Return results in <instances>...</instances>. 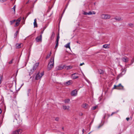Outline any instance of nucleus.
<instances>
[{"label": "nucleus", "instance_id": "f8f14e48", "mask_svg": "<svg viewBox=\"0 0 134 134\" xmlns=\"http://www.w3.org/2000/svg\"><path fill=\"white\" fill-rule=\"evenodd\" d=\"M114 19L117 21H119L120 20H122V18H121L119 16H116L115 17Z\"/></svg>", "mask_w": 134, "mask_h": 134}, {"label": "nucleus", "instance_id": "f03ea898", "mask_svg": "<svg viewBox=\"0 0 134 134\" xmlns=\"http://www.w3.org/2000/svg\"><path fill=\"white\" fill-rule=\"evenodd\" d=\"M44 74L43 72H42L40 73H38L35 77V79L36 80H38L40 79L42 76L44 75Z\"/></svg>", "mask_w": 134, "mask_h": 134}, {"label": "nucleus", "instance_id": "3c124183", "mask_svg": "<svg viewBox=\"0 0 134 134\" xmlns=\"http://www.w3.org/2000/svg\"><path fill=\"white\" fill-rule=\"evenodd\" d=\"M2 112V110L0 108V114H1Z\"/></svg>", "mask_w": 134, "mask_h": 134}, {"label": "nucleus", "instance_id": "9b49d317", "mask_svg": "<svg viewBox=\"0 0 134 134\" xmlns=\"http://www.w3.org/2000/svg\"><path fill=\"white\" fill-rule=\"evenodd\" d=\"M122 60L125 62H127L129 61L128 58L126 57H125L122 58Z\"/></svg>", "mask_w": 134, "mask_h": 134}, {"label": "nucleus", "instance_id": "aec40b11", "mask_svg": "<svg viewBox=\"0 0 134 134\" xmlns=\"http://www.w3.org/2000/svg\"><path fill=\"white\" fill-rule=\"evenodd\" d=\"M21 43H20V44H18V43H17V44H16V48H20L21 47Z\"/></svg>", "mask_w": 134, "mask_h": 134}, {"label": "nucleus", "instance_id": "774afa93", "mask_svg": "<svg viewBox=\"0 0 134 134\" xmlns=\"http://www.w3.org/2000/svg\"><path fill=\"white\" fill-rule=\"evenodd\" d=\"M18 72V71H16V72Z\"/></svg>", "mask_w": 134, "mask_h": 134}, {"label": "nucleus", "instance_id": "052dcab7", "mask_svg": "<svg viewBox=\"0 0 134 134\" xmlns=\"http://www.w3.org/2000/svg\"><path fill=\"white\" fill-rule=\"evenodd\" d=\"M132 60H133V62H132V63H133V62L134 61V57L133 59H132Z\"/></svg>", "mask_w": 134, "mask_h": 134}, {"label": "nucleus", "instance_id": "bf43d9fd", "mask_svg": "<svg viewBox=\"0 0 134 134\" xmlns=\"http://www.w3.org/2000/svg\"><path fill=\"white\" fill-rule=\"evenodd\" d=\"M65 9L64 10L63 14L64 13V12H65Z\"/></svg>", "mask_w": 134, "mask_h": 134}, {"label": "nucleus", "instance_id": "412c9836", "mask_svg": "<svg viewBox=\"0 0 134 134\" xmlns=\"http://www.w3.org/2000/svg\"><path fill=\"white\" fill-rule=\"evenodd\" d=\"M15 7H16V5H14L13 7L12 8V9L13 10V13L14 14H15Z\"/></svg>", "mask_w": 134, "mask_h": 134}, {"label": "nucleus", "instance_id": "4c0bfd02", "mask_svg": "<svg viewBox=\"0 0 134 134\" xmlns=\"http://www.w3.org/2000/svg\"><path fill=\"white\" fill-rule=\"evenodd\" d=\"M7 0H0V2L2 3H3L7 1Z\"/></svg>", "mask_w": 134, "mask_h": 134}, {"label": "nucleus", "instance_id": "2f4dec72", "mask_svg": "<svg viewBox=\"0 0 134 134\" xmlns=\"http://www.w3.org/2000/svg\"><path fill=\"white\" fill-rule=\"evenodd\" d=\"M21 19V17L18 18L16 20V21L20 22Z\"/></svg>", "mask_w": 134, "mask_h": 134}, {"label": "nucleus", "instance_id": "603ef678", "mask_svg": "<svg viewBox=\"0 0 134 134\" xmlns=\"http://www.w3.org/2000/svg\"><path fill=\"white\" fill-rule=\"evenodd\" d=\"M93 122V120H92L91 122L90 123V124H92Z\"/></svg>", "mask_w": 134, "mask_h": 134}, {"label": "nucleus", "instance_id": "f257e3e1", "mask_svg": "<svg viewBox=\"0 0 134 134\" xmlns=\"http://www.w3.org/2000/svg\"><path fill=\"white\" fill-rule=\"evenodd\" d=\"M54 65V57H52L49 62L48 65V70H50L52 68Z\"/></svg>", "mask_w": 134, "mask_h": 134}, {"label": "nucleus", "instance_id": "37998d69", "mask_svg": "<svg viewBox=\"0 0 134 134\" xmlns=\"http://www.w3.org/2000/svg\"><path fill=\"white\" fill-rule=\"evenodd\" d=\"M129 118H126V119L127 120V121H128L129 120Z\"/></svg>", "mask_w": 134, "mask_h": 134}, {"label": "nucleus", "instance_id": "a211bd4d", "mask_svg": "<svg viewBox=\"0 0 134 134\" xmlns=\"http://www.w3.org/2000/svg\"><path fill=\"white\" fill-rule=\"evenodd\" d=\"M96 14V12L94 11L92 12L91 11H90L88 13V15H91L92 14Z\"/></svg>", "mask_w": 134, "mask_h": 134}, {"label": "nucleus", "instance_id": "c9c22d12", "mask_svg": "<svg viewBox=\"0 0 134 134\" xmlns=\"http://www.w3.org/2000/svg\"><path fill=\"white\" fill-rule=\"evenodd\" d=\"M83 14L86 15H88V13L84 12L83 13Z\"/></svg>", "mask_w": 134, "mask_h": 134}, {"label": "nucleus", "instance_id": "0eeeda50", "mask_svg": "<svg viewBox=\"0 0 134 134\" xmlns=\"http://www.w3.org/2000/svg\"><path fill=\"white\" fill-rule=\"evenodd\" d=\"M60 38V37L59 36V33H58V35L57 36V38H56V44L55 46V48L57 47L58 45V43L59 40Z\"/></svg>", "mask_w": 134, "mask_h": 134}, {"label": "nucleus", "instance_id": "473e14b6", "mask_svg": "<svg viewBox=\"0 0 134 134\" xmlns=\"http://www.w3.org/2000/svg\"><path fill=\"white\" fill-rule=\"evenodd\" d=\"M19 22L16 21V23H15V26H18L19 25Z\"/></svg>", "mask_w": 134, "mask_h": 134}, {"label": "nucleus", "instance_id": "49530a36", "mask_svg": "<svg viewBox=\"0 0 134 134\" xmlns=\"http://www.w3.org/2000/svg\"><path fill=\"white\" fill-rule=\"evenodd\" d=\"M84 64V63H81L80 64V65L82 66V65Z\"/></svg>", "mask_w": 134, "mask_h": 134}, {"label": "nucleus", "instance_id": "a878e982", "mask_svg": "<svg viewBox=\"0 0 134 134\" xmlns=\"http://www.w3.org/2000/svg\"><path fill=\"white\" fill-rule=\"evenodd\" d=\"M108 44H104L103 45V47L104 48H108Z\"/></svg>", "mask_w": 134, "mask_h": 134}, {"label": "nucleus", "instance_id": "4d7b16f0", "mask_svg": "<svg viewBox=\"0 0 134 134\" xmlns=\"http://www.w3.org/2000/svg\"><path fill=\"white\" fill-rule=\"evenodd\" d=\"M30 14V13H28V15H27V16H26V18L27 17V16H28V15L29 14Z\"/></svg>", "mask_w": 134, "mask_h": 134}, {"label": "nucleus", "instance_id": "de8ad7c7", "mask_svg": "<svg viewBox=\"0 0 134 134\" xmlns=\"http://www.w3.org/2000/svg\"><path fill=\"white\" fill-rule=\"evenodd\" d=\"M86 81L88 83H89L90 81L88 80H86Z\"/></svg>", "mask_w": 134, "mask_h": 134}, {"label": "nucleus", "instance_id": "c03bdc74", "mask_svg": "<svg viewBox=\"0 0 134 134\" xmlns=\"http://www.w3.org/2000/svg\"><path fill=\"white\" fill-rule=\"evenodd\" d=\"M79 115H80L81 116L83 115V114L81 113H79Z\"/></svg>", "mask_w": 134, "mask_h": 134}, {"label": "nucleus", "instance_id": "4be33fe9", "mask_svg": "<svg viewBox=\"0 0 134 134\" xmlns=\"http://www.w3.org/2000/svg\"><path fill=\"white\" fill-rule=\"evenodd\" d=\"M70 100L69 99H65L64 100V102L66 103H69Z\"/></svg>", "mask_w": 134, "mask_h": 134}, {"label": "nucleus", "instance_id": "4468645a", "mask_svg": "<svg viewBox=\"0 0 134 134\" xmlns=\"http://www.w3.org/2000/svg\"><path fill=\"white\" fill-rule=\"evenodd\" d=\"M37 21L36 19L34 20V27H37Z\"/></svg>", "mask_w": 134, "mask_h": 134}, {"label": "nucleus", "instance_id": "1a4fd4ad", "mask_svg": "<svg viewBox=\"0 0 134 134\" xmlns=\"http://www.w3.org/2000/svg\"><path fill=\"white\" fill-rule=\"evenodd\" d=\"M77 94V91L76 89L72 91L71 93L72 96H75Z\"/></svg>", "mask_w": 134, "mask_h": 134}, {"label": "nucleus", "instance_id": "680f3d73", "mask_svg": "<svg viewBox=\"0 0 134 134\" xmlns=\"http://www.w3.org/2000/svg\"><path fill=\"white\" fill-rule=\"evenodd\" d=\"M62 130H64V128L63 127H62Z\"/></svg>", "mask_w": 134, "mask_h": 134}, {"label": "nucleus", "instance_id": "8fccbe9b", "mask_svg": "<svg viewBox=\"0 0 134 134\" xmlns=\"http://www.w3.org/2000/svg\"><path fill=\"white\" fill-rule=\"evenodd\" d=\"M84 129H83L82 130V132L83 133H84Z\"/></svg>", "mask_w": 134, "mask_h": 134}, {"label": "nucleus", "instance_id": "423d86ee", "mask_svg": "<svg viewBox=\"0 0 134 134\" xmlns=\"http://www.w3.org/2000/svg\"><path fill=\"white\" fill-rule=\"evenodd\" d=\"M22 130L21 129H19L13 132L12 134H19L21 133Z\"/></svg>", "mask_w": 134, "mask_h": 134}, {"label": "nucleus", "instance_id": "09e8293b", "mask_svg": "<svg viewBox=\"0 0 134 134\" xmlns=\"http://www.w3.org/2000/svg\"><path fill=\"white\" fill-rule=\"evenodd\" d=\"M101 126L100 125H99L98 127V129H99Z\"/></svg>", "mask_w": 134, "mask_h": 134}, {"label": "nucleus", "instance_id": "c756f323", "mask_svg": "<svg viewBox=\"0 0 134 134\" xmlns=\"http://www.w3.org/2000/svg\"><path fill=\"white\" fill-rule=\"evenodd\" d=\"M51 52H50L49 54H48V55L46 57V59H47L49 58L51 56Z\"/></svg>", "mask_w": 134, "mask_h": 134}, {"label": "nucleus", "instance_id": "5fc2aeb1", "mask_svg": "<svg viewBox=\"0 0 134 134\" xmlns=\"http://www.w3.org/2000/svg\"><path fill=\"white\" fill-rule=\"evenodd\" d=\"M29 0L26 3V4H27L29 2Z\"/></svg>", "mask_w": 134, "mask_h": 134}, {"label": "nucleus", "instance_id": "864d4df0", "mask_svg": "<svg viewBox=\"0 0 134 134\" xmlns=\"http://www.w3.org/2000/svg\"><path fill=\"white\" fill-rule=\"evenodd\" d=\"M43 31H42L41 32V34H42L43 33Z\"/></svg>", "mask_w": 134, "mask_h": 134}, {"label": "nucleus", "instance_id": "72a5a7b5", "mask_svg": "<svg viewBox=\"0 0 134 134\" xmlns=\"http://www.w3.org/2000/svg\"><path fill=\"white\" fill-rule=\"evenodd\" d=\"M118 88V87L117 86V85H115L114 86V87L113 88V89H119L118 88Z\"/></svg>", "mask_w": 134, "mask_h": 134}, {"label": "nucleus", "instance_id": "39448f33", "mask_svg": "<svg viewBox=\"0 0 134 134\" xmlns=\"http://www.w3.org/2000/svg\"><path fill=\"white\" fill-rule=\"evenodd\" d=\"M79 74L77 73H75L71 75V77L73 79H76L79 77L78 76Z\"/></svg>", "mask_w": 134, "mask_h": 134}, {"label": "nucleus", "instance_id": "6e6d98bb", "mask_svg": "<svg viewBox=\"0 0 134 134\" xmlns=\"http://www.w3.org/2000/svg\"><path fill=\"white\" fill-rule=\"evenodd\" d=\"M23 20H24V21H25V20H24V17H23Z\"/></svg>", "mask_w": 134, "mask_h": 134}, {"label": "nucleus", "instance_id": "e2e57ef3", "mask_svg": "<svg viewBox=\"0 0 134 134\" xmlns=\"http://www.w3.org/2000/svg\"><path fill=\"white\" fill-rule=\"evenodd\" d=\"M105 115H104V117H103V118H104V119H105Z\"/></svg>", "mask_w": 134, "mask_h": 134}, {"label": "nucleus", "instance_id": "7ed1b4c3", "mask_svg": "<svg viewBox=\"0 0 134 134\" xmlns=\"http://www.w3.org/2000/svg\"><path fill=\"white\" fill-rule=\"evenodd\" d=\"M110 18V15L107 14H102L101 16V18L102 19H108Z\"/></svg>", "mask_w": 134, "mask_h": 134}, {"label": "nucleus", "instance_id": "c85d7f7f", "mask_svg": "<svg viewBox=\"0 0 134 134\" xmlns=\"http://www.w3.org/2000/svg\"><path fill=\"white\" fill-rule=\"evenodd\" d=\"M98 72H99L100 74H103V70H102L101 69L99 70Z\"/></svg>", "mask_w": 134, "mask_h": 134}, {"label": "nucleus", "instance_id": "a19ab883", "mask_svg": "<svg viewBox=\"0 0 134 134\" xmlns=\"http://www.w3.org/2000/svg\"><path fill=\"white\" fill-rule=\"evenodd\" d=\"M59 120V118H57L55 119V120L56 121H58Z\"/></svg>", "mask_w": 134, "mask_h": 134}, {"label": "nucleus", "instance_id": "0e129e2a", "mask_svg": "<svg viewBox=\"0 0 134 134\" xmlns=\"http://www.w3.org/2000/svg\"><path fill=\"white\" fill-rule=\"evenodd\" d=\"M77 42V43H79V42H78V41H77V42Z\"/></svg>", "mask_w": 134, "mask_h": 134}, {"label": "nucleus", "instance_id": "2eb2a0df", "mask_svg": "<svg viewBox=\"0 0 134 134\" xmlns=\"http://www.w3.org/2000/svg\"><path fill=\"white\" fill-rule=\"evenodd\" d=\"M64 68V66H58L56 67V69L57 70H61Z\"/></svg>", "mask_w": 134, "mask_h": 134}, {"label": "nucleus", "instance_id": "a18cd8bd", "mask_svg": "<svg viewBox=\"0 0 134 134\" xmlns=\"http://www.w3.org/2000/svg\"><path fill=\"white\" fill-rule=\"evenodd\" d=\"M116 112H113L111 114V116H112L113 114H114L115 113H116Z\"/></svg>", "mask_w": 134, "mask_h": 134}, {"label": "nucleus", "instance_id": "69168bd1", "mask_svg": "<svg viewBox=\"0 0 134 134\" xmlns=\"http://www.w3.org/2000/svg\"><path fill=\"white\" fill-rule=\"evenodd\" d=\"M68 5H66V7H67Z\"/></svg>", "mask_w": 134, "mask_h": 134}, {"label": "nucleus", "instance_id": "58836bf2", "mask_svg": "<svg viewBox=\"0 0 134 134\" xmlns=\"http://www.w3.org/2000/svg\"><path fill=\"white\" fill-rule=\"evenodd\" d=\"M126 70H124V71H123L122 72H121V74H124L126 72Z\"/></svg>", "mask_w": 134, "mask_h": 134}, {"label": "nucleus", "instance_id": "79ce46f5", "mask_svg": "<svg viewBox=\"0 0 134 134\" xmlns=\"http://www.w3.org/2000/svg\"><path fill=\"white\" fill-rule=\"evenodd\" d=\"M20 122H18V124L19 125L21 123V122L22 121L21 120H20Z\"/></svg>", "mask_w": 134, "mask_h": 134}, {"label": "nucleus", "instance_id": "f704fd0d", "mask_svg": "<svg viewBox=\"0 0 134 134\" xmlns=\"http://www.w3.org/2000/svg\"><path fill=\"white\" fill-rule=\"evenodd\" d=\"M14 59H12L11 60H10L9 63L8 64H11L12 63L13 61V60Z\"/></svg>", "mask_w": 134, "mask_h": 134}, {"label": "nucleus", "instance_id": "b1692460", "mask_svg": "<svg viewBox=\"0 0 134 134\" xmlns=\"http://www.w3.org/2000/svg\"><path fill=\"white\" fill-rule=\"evenodd\" d=\"M66 68L67 70H69L71 69L72 68V67L70 65H69L67 66Z\"/></svg>", "mask_w": 134, "mask_h": 134}, {"label": "nucleus", "instance_id": "6ab92c4d", "mask_svg": "<svg viewBox=\"0 0 134 134\" xmlns=\"http://www.w3.org/2000/svg\"><path fill=\"white\" fill-rule=\"evenodd\" d=\"M55 34L54 32H53L52 34L51 38V40H53L54 39V36Z\"/></svg>", "mask_w": 134, "mask_h": 134}, {"label": "nucleus", "instance_id": "20e7f679", "mask_svg": "<svg viewBox=\"0 0 134 134\" xmlns=\"http://www.w3.org/2000/svg\"><path fill=\"white\" fill-rule=\"evenodd\" d=\"M39 64V63H36L34 65L32 69L31 70V71L32 72L34 71L36 69L38 66Z\"/></svg>", "mask_w": 134, "mask_h": 134}, {"label": "nucleus", "instance_id": "9d476101", "mask_svg": "<svg viewBox=\"0 0 134 134\" xmlns=\"http://www.w3.org/2000/svg\"><path fill=\"white\" fill-rule=\"evenodd\" d=\"M72 83V81L71 80H69V81H67L65 82H64V84L65 85H70Z\"/></svg>", "mask_w": 134, "mask_h": 134}, {"label": "nucleus", "instance_id": "ddd939ff", "mask_svg": "<svg viewBox=\"0 0 134 134\" xmlns=\"http://www.w3.org/2000/svg\"><path fill=\"white\" fill-rule=\"evenodd\" d=\"M63 109L65 110H69V109L70 107L68 106L63 105Z\"/></svg>", "mask_w": 134, "mask_h": 134}, {"label": "nucleus", "instance_id": "cd10ccee", "mask_svg": "<svg viewBox=\"0 0 134 134\" xmlns=\"http://www.w3.org/2000/svg\"><path fill=\"white\" fill-rule=\"evenodd\" d=\"M18 32H19L18 31H17L15 33V34H14V38H15L16 37L17 35H18Z\"/></svg>", "mask_w": 134, "mask_h": 134}, {"label": "nucleus", "instance_id": "ea45409f", "mask_svg": "<svg viewBox=\"0 0 134 134\" xmlns=\"http://www.w3.org/2000/svg\"><path fill=\"white\" fill-rule=\"evenodd\" d=\"M30 89H28V92H27V93H28V94L29 93H30Z\"/></svg>", "mask_w": 134, "mask_h": 134}, {"label": "nucleus", "instance_id": "dca6fc26", "mask_svg": "<svg viewBox=\"0 0 134 134\" xmlns=\"http://www.w3.org/2000/svg\"><path fill=\"white\" fill-rule=\"evenodd\" d=\"M88 106V105L87 104L85 103L82 105V107L86 109L87 108Z\"/></svg>", "mask_w": 134, "mask_h": 134}, {"label": "nucleus", "instance_id": "338daca9", "mask_svg": "<svg viewBox=\"0 0 134 134\" xmlns=\"http://www.w3.org/2000/svg\"><path fill=\"white\" fill-rule=\"evenodd\" d=\"M37 0H36L35 1V2H36V1H37Z\"/></svg>", "mask_w": 134, "mask_h": 134}, {"label": "nucleus", "instance_id": "f3484780", "mask_svg": "<svg viewBox=\"0 0 134 134\" xmlns=\"http://www.w3.org/2000/svg\"><path fill=\"white\" fill-rule=\"evenodd\" d=\"M70 43H67L64 46V47L67 48H69L70 49Z\"/></svg>", "mask_w": 134, "mask_h": 134}, {"label": "nucleus", "instance_id": "5701e85b", "mask_svg": "<svg viewBox=\"0 0 134 134\" xmlns=\"http://www.w3.org/2000/svg\"><path fill=\"white\" fill-rule=\"evenodd\" d=\"M128 25L131 28L133 27L134 26V24L132 23L129 24Z\"/></svg>", "mask_w": 134, "mask_h": 134}, {"label": "nucleus", "instance_id": "bb28decb", "mask_svg": "<svg viewBox=\"0 0 134 134\" xmlns=\"http://www.w3.org/2000/svg\"><path fill=\"white\" fill-rule=\"evenodd\" d=\"M118 87H122V88H120V89H123V86H122L121 83H120L118 85H117Z\"/></svg>", "mask_w": 134, "mask_h": 134}, {"label": "nucleus", "instance_id": "7c9ffc66", "mask_svg": "<svg viewBox=\"0 0 134 134\" xmlns=\"http://www.w3.org/2000/svg\"><path fill=\"white\" fill-rule=\"evenodd\" d=\"M15 20H13L10 21V24L11 25L15 21Z\"/></svg>", "mask_w": 134, "mask_h": 134}, {"label": "nucleus", "instance_id": "e433bc0d", "mask_svg": "<svg viewBox=\"0 0 134 134\" xmlns=\"http://www.w3.org/2000/svg\"><path fill=\"white\" fill-rule=\"evenodd\" d=\"M96 107L97 106H94L91 109L92 110H94L96 108Z\"/></svg>", "mask_w": 134, "mask_h": 134}, {"label": "nucleus", "instance_id": "13d9d810", "mask_svg": "<svg viewBox=\"0 0 134 134\" xmlns=\"http://www.w3.org/2000/svg\"><path fill=\"white\" fill-rule=\"evenodd\" d=\"M92 132V131L90 132L88 134H90Z\"/></svg>", "mask_w": 134, "mask_h": 134}, {"label": "nucleus", "instance_id": "393cba45", "mask_svg": "<svg viewBox=\"0 0 134 134\" xmlns=\"http://www.w3.org/2000/svg\"><path fill=\"white\" fill-rule=\"evenodd\" d=\"M0 84L1 83V82L3 80V76L1 75H0Z\"/></svg>", "mask_w": 134, "mask_h": 134}, {"label": "nucleus", "instance_id": "6e6552de", "mask_svg": "<svg viewBox=\"0 0 134 134\" xmlns=\"http://www.w3.org/2000/svg\"><path fill=\"white\" fill-rule=\"evenodd\" d=\"M36 40L37 42L39 41L42 42V35H41L40 36H37L36 38Z\"/></svg>", "mask_w": 134, "mask_h": 134}]
</instances>
